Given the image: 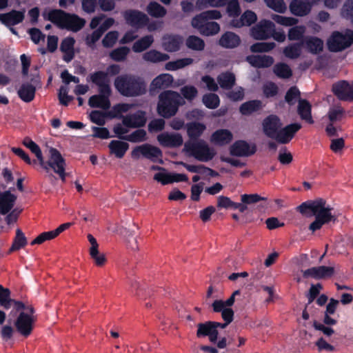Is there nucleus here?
Segmentation results:
<instances>
[{
  "mask_svg": "<svg viewBox=\"0 0 353 353\" xmlns=\"http://www.w3.org/2000/svg\"><path fill=\"white\" fill-rule=\"evenodd\" d=\"M203 103L210 109H215L219 105L220 100L215 94H208L203 97Z\"/></svg>",
  "mask_w": 353,
  "mask_h": 353,
  "instance_id": "nucleus-59",
  "label": "nucleus"
},
{
  "mask_svg": "<svg viewBox=\"0 0 353 353\" xmlns=\"http://www.w3.org/2000/svg\"><path fill=\"white\" fill-rule=\"evenodd\" d=\"M239 291H234L230 297L226 301L216 300L212 306L215 312H221V316L227 323H231L233 320L234 312L231 307L233 305L235 296L239 294Z\"/></svg>",
  "mask_w": 353,
  "mask_h": 353,
  "instance_id": "nucleus-8",
  "label": "nucleus"
},
{
  "mask_svg": "<svg viewBox=\"0 0 353 353\" xmlns=\"http://www.w3.org/2000/svg\"><path fill=\"white\" fill-rule=\"evenodd\" d=\"M272 19L278 24L286 27L292 26L298 23V20L295 18L281 16L275 14L272 15Z\"/></svg>",
  "mask_w": 353,
  "mask_h": 353,
  "instance_id": "nucleus-56",
  "label": "nucleus"
},
{
  "mask_svg": "<svg viewBox=\"0 0 353 353\" xmlns=\"http://www.w3.org/2000/svg\"><path fill=\"white\" fill-rule=\"evenodd\" d=\"M15 307L17 310H23L17 317L14 325L17 331L23 336H28L33 329L34 321L32 316L33 309L30 306H26L21 302H15Z\"/></svg>",
  "mask_w": 353,
  "mask_h": 353,
  "instance_id": "nucleus-5",
  "label": "nucleus"
},
{
  "mask_svg": "<svg viewBox=\"0 0 353 353\" xmlns=\"http://www.w3.org/2000/svg\"><path fill=\"white\" fill-rule=\"evenodd\" d=\"M48 18L58 26L74 32L81 29L85 23V20L77 15L67 14L61 10L49 12Z\"/></svg>",
  "mask_w": 353,
  "mask_h": 353,
  "instance_id": "nucleus-4",
  "label": "nucleus"
},
{
  "mask_svg": "<svg viewBox=\"0 0 353 353\" xmlns=\"http://www.w3.org/2000/svg\"><path fill=\"white\" fill-rule=\"evenodd\" d=\"M110 154L121 159L129 148V144L120 140H112L108 145Z\"/></svg>",
  "mask_w": 353,
  "mask_h": 353,
  "instance_id": "nucleus-28",
  "label": "nucleus"
},
{
  "mask_svg": "<svg viewBox=\"0 0 353 353\" xmlns=\"http://www.w3.org/2000/svg\"><path fill=\"white\" fill-rule=\"evenodd\" d=\"M276 47L274 42H261L256 43L250 46V50L252 52H268Z\"/></svg>",
  "mask_w": 353,
  "mask_h": 353,
  "instance_id": "nucleus-54",
  "label": "nucleus"
},
{
  "mask_svg": "<svg viewBox=\"0 0 353 353\" xmlns=\"http://www.w3.org/2000/svg\"><path fill=\"white\" fill-rule=\"evenodd\" d=\"M283 123L280 119L274 114L265 117L262 122L263 133L269 138L273 139L279 130L282 127Z\"/></svg>",
  "mask_w": 353,
  "mask_h": 353,
  "instance_id": "nucleus-15",
  "label": "nucleus"
},
{
  "mask_svg": "<svg viewBox=\"0 0 353 353\" xmlns=\"http://www.w3.org/2000/svg\"><path fill=\"white\" fill-rule=\"evenodd\" d=\"M15 196L10 192H5L0 195V212L6 214L9 212L14 205Z\"/></svg>",
  "mask_w": 353,
  "mask_h": 353,
  "instance_id": "nucleus-39",
  "label": "nucleus"
},
{
  "mask_svg": "<svg viewBox=\"0 0 353 353\" xmlns=\"http://www.w3.org/2000/svg\"><path fill=\"white\" fill-rule=\"evenodd\" d=\"M185 45L188 48L194 51H202L205 46L204 41L201 38L194 35L189 36L186 39Z\"/></svg>",
  "mask_w": 353,
  "mask_h": 353,
  "instance_id": "nucleus-42",
  "label": "nucleus"
},
{
  "mask_svg": "<svg viewBox=\"0 0 353 353\" xmlns=\"http://www.w3.org/2000/svg\"><path fill=\"white\" fill-rule=\"evenodd\" d=\"M157 141L163 147L176 148L183 144V140L179 133L163 132L157 136Z\"/></svg>",
  "mask_w": 353,
  "mask_h": 353,
  "instance_id": "nucleus-18",
  "label": "nucleus"
},
{
  "mask_svg": "<svg viewBox=\"0 0 353 353\" xmlns=\"http://www.w3.org/2000/svg\"><path fill=\"white\" fill-rule=\"evenodd\" d=\"M23 144L36 156L41 166L44 169H48V166L45 163L44 158L39 145L28 137L23 139Z\"/></svg>",
  "mask_w": 353,
  "mask_h": 353,
  "instance_id": "nucleus-32",
  "label": "nucleus"
},
{
  "mask_svg": "<svg viewBox=\"0 0 353 353\" xmlns=\"http://www.w3.org/2000/svg\"><path fill=\"white\" fill-rule=\"evenodd\" d=\"M261 107V102L260 101H250L245 102L241 105L240 112L243 114L248 115L258 110Z\"/></svg>",
  "mask_w": 353,
  "mask_h": 353,
  "instance_id": "nucleus-48",
  "label": "nucleus"
},
{
  "mask_svg": "<svg viewBox=\"0 0 353 353\" xmlns=\"http://www.w3.org/2000/svg\"><path fill=\"white\" fill-rule=\"evenodd\" d=\"M267 6L275 12L284 13L287 10V6L283 0H263Z\"/></svg>",
  "mask_w": 353,
  "mask_h": 353,
  "instance_id": "nucleus-57",
  "label": "nucleus"
},
{
  "mask_svg": "<svg viewBox=\"0 0 353 353\" xmlns=\"http://www.w3.org/2000/svg\"><path fill=\"white\" fill-rule=\"evenodd\" d=\"M187 134L190 139L201 137L206 130L205 124L200 122H190L186 125Z\"/></svg>",
  "mask_w": 353,
  "mask_h": 353,
  "instance_id": "nucleus-37",
  "label": "nucleus"
},
{
  "mask_svg": "<svg viewBox=\"0 0 353 353\" xmlns=\"http://www.w3.org/2000/svg\"><path fill=\"white\" fill-rule=\"evenodd\" d=\"M233 139V134L228 129H219L210 137V142L216 145L223 146L228 144Z\"/></svg>",
  "mask_w": 353,
  "mask_h": 353,
  "instance_id": "nucleus-20",
  "label": "nucleus"
},
{
  "mask_svg": "<svg viewBox=\"0 0 353 353\" xmlns=\"http://www.w3.org/2000/svg\"><path fill=\"white\" fill-rule=\"evenodd\" d=\"M229 0H197L196 5L199 9L208 7L220 8L226 5Z\"/></svg>",
  "mask_w": 353,
  "mask_h": 353,
  "instance_id": "nucleus-49",
  "label": "nucleus"
},
{
  "mask_svg": "<svg viewBox=\"0 0 353 353\" xmlns=\"http://www.w3.org/2000/svg\"><path fill=\"white\" fill-rule=\"evenodd\" d=\"M312 8V4L306 0H293L290 4L291 12L297 16L307 14Z\"/></svg>",
  "mask_w": 353,
  "mask_h": 353,
  "instance_id": "nucleus-23",
  "label": "nucleus"
},
{
  "mask_svg": "<svg viewBox=\"0 0 353 353\" xmlns=\"http://www.w3.org/2000/svg\"><path fill=\"white\" fill-rule=\"evenodd\" d=\"M305 32V27L303 26H298L289 30L288 37L290 41H297L303 38Z\"/></svg>",
  "mask_w": 353,
  "mask_h": 353,
  "instance_id": "nucleus-55",
  "label": "nucleus"
},
{
  "mask_svg": "<svg viewBox=\"0 0 353 353\" xmlns=\"http://www.w3.org/2000/svg\"><path fill=\"white\" fill-rule=\"evenodd\" d=\"M274 73L279 77L283 79L290 78L292 72L288 65L284 63H279L274 66Z\"/></svg>",
  "mask_w": 353,
  "mask_h": 353,
  "instance_id": "nucleus-46",
  "label": "nucleus"
},
{
  "mask_svg": "<svg viewBox=\"0 0 353 353\" xmlns=\"http://www.w3.org/2000/svg\"><path fill=\"white\" fill-rule=\"evenodd\" d=\"M274 24L269 20H261L250 30L251 36L256 40H265L271 37Z\"/></svg>",
  "mask_w": 353,
  "mask_h": 353,
  "instance_id": "nucleus-11",
  "label": "nucleus"
},
{
  "mask_svg": "<svg viewBox=\"0 0 353 353\" xmlns=\"http://www.w3.org/2000/svg\"><path fill=\"white\" fill-rule=\"evenodd\" d=\"M344 116V110L339 105H334L329 109L327 118L331 123L341 121Z\"/></svg>",
  "mask_w": 353,
  "mask_h": 353,
  "instance_id": "nucleus-51",
  "label": "nucleus"
},
{
  "mask_svg": "<svg viewBox=\"0 0 353 353\" xmlns=\"http://www.w3.org/2000/svg\"><path fill=\"white\" fill-rule=\"evenodd\" d=\"M74 39L72 37L64 39L61 43V50L63 53V59L69 62L74 57Z\"/></svg>",
  "mask_w": 353,
  "mask_h": 353,
  "instance_id": "nucleus-35",
  "label": "nucleus"
},
{
  "mask_svg": "<svg viewBox=\"0 0 353 353\" xmlns=\"http://www.w3.org/2000/svg\"><path fill=\"white\" fill-rule=\"evenodd\" d=\"M154 42L152 35L145 36L138 39L132 46V50L135 52H141L150 48Z\"/></svg>",
  "mask_w": 353,
  "mask_h": 353,
  "instance_id": "nucleus-41",
  "label": "nucleus"
},
{
  "mask_svg": "<svg viewBox=\"0 0 353 353\" xmlns=\"http://www.w3.org/2000/svg\"><path fill=\"white\" fill-rule=\"evenodd\" d=\"M230 151L234 156L248 157L256 152V146L245 141H237L231 145Z\"/></svg>",
  "mask_w": 353,
  "mask_h": 353,
  "instance_id": "nucleus-17",
  "label": "nucleus"
},
{
  "mask_svg": "<svg viewBox=\"0 0 353 353\" xmlns=\"http://www.w3.org/2000/svg\"><path fill=\"white\" fill-rule=\"evenodd\" d=\"M334 94L341 100L353 101V81L336 82L332 85Z\"/></svg>",
  "mask_w": 353,
  "mask_h": 353,
  "instance_id": "nucleus-13",
  "label": "nucleus"
},
{
  "mask_svg": "<svg viewBox=\"0 0 353 353\" xmlns=\"http://www.w3.org/2000/svg\"><path fill=\"white\" fill-rule=\"evenodd\" d=\"M182 43V37L177 34H165L161 39V47L168 52L178 51Z\"/></svg>",
  "mask_w": 353,
  "mask_h": 353,
  "instance_id": "nucleus-19",
  "label": "nucleus"
},
{
  "mask_svg": "<svg viewBox=\"0 0 353 353\" xmlns=\"http://www.w3.org/2000/svg\"><path fill=\"white\" fill-rule=\"evenodd\" d=\"M87 237L90 243L89 254L91 259L97 266H103L107 261L105 254L100 252L99 245L92 234H88Z\"/></svg>",
  "mask_w": 353,
  "mask_h": 353,
  "instance_id": "nucleus-14",
  "label": "nucleus"
},
{
  "mask_svg": "<svg viewBox=\"0 0 353 353\" xmlns=\"http://www.w3.org/2000/svg\"><path fill=\"white\" fill-rule=\"evenodd\" d=\"M173 77L168 73L161 74L155 77L150 83V92L151 93L161 89L170 87L173 83Z\"/></svg>",
  "mask_w": 353,
  "mask_h": 353,
  "instance_id": "nucleus-21",
  "label": "nucleus"
},
{
  "mask_svg": "<svg viewBox=\"0 0 353 353\" xmlns=\"http://www.w3.org/2000/svg\"><path fill=\"white\" fill-rule=\"evenodd\" d=\"M226 12L229 17L238 19L241 12L239 3L237 0H229L227 3Z\"/></svg>",
  "mask_w": 353,
  "mask_h": 353,
  "instance_id": "nucleus-50",
  "label": "nucleus"
},
{
  "mask_svg": "<svg viewBox=\"0 0 353 353\" xmlns=\"http://www.w3.org/2000/svg\"><path fill=\"white\" fill-rule=\"evenodd\" d=\"M24 12L13 10L6 14H0V21L6 26H14L23 21Z\"/></svg>",
  "mask_w": 353,
  "mask_h": 353,
  "instance_id": "nucleus-31",
  "label": "nucleus"
},
{
  "mask_svg": "<svg viewBox=\"0 0 353 353\" xmlns=\"http://www.w3.org/2000/svg\"><path fill=\"white\" fill-rule=\"evenodd\" d=\"M119 37L117 31H110L108 32L102 40V43L105 48L112 47L117 42Z\"/></svg>",
  "mask_w": 353,
  "mask_h": 353,
  "instance_id": "nucleus-61",
  "label": "nucleus"
},
{
  "mask_svg": "<svg viewBox=\"0 0 353 353\" xmlns=\"http://www.w3.org/2000/svg\"><path fill=\"white\" fill-rule=\"evenodd\" d=\"M143 59L146 61L159 63L168 61L170 56L157 50H150L143 54Z\"/></svg>",
  "mask_w": 353,
  "mask_h": 353,
  "instance_id": "nucleus-38",
  "label": "nucleus"
},
{
  "mask_svg": "<svg viewBox=\"0 0 353 353\" xmlns=\"http://www.w3.org/2000/svg\"><path fill=\"white\" fill-rule=\"evenodd\" d=\"M283 52L285 57L288 59H297L301 54V45L298 43L288 45L284 48Z\"/></svg>",
  "mask_w": 353,
  "mask_h": 353,
  "instance_id": "nucleus-47",
  "label": "nucleus"
},
{
  "mask_svg": "<svg viewBox=\"0 0 353 353\" xmlns=\"http://www.w3.org/2000/svg\"><path fill=\"white\" fill-rule=\"evenodd\" d=\"M301 128L299 123H292L281 128L273 139L283 144L289 143L294 137L295 133Z\"/></svg>",
  "mask_w": 353,
  "mask_h": 353,
  "instance_id": "nucleus-16",
  "label": "nucleus"
},
{
  "mask_svg": "<svg viewBox=\"0 0 353 353\" xmlns=\"http://www.w3.org/2000/svg\"><path fill=\"white\" fill-rule=\"evenodd\" d=\"M130 52V48L128 47H120L112 50L110 56V57L116 61H121L125 59L128 53Z\"/></svg>",
  "mask_w": 353,
  "mask_h": 353,
  "instance_id": "nucleus-60",
  "label": "nucleus"
},
{
  "mask_svg": "<svg viewBox=\"0 0 353 353\" xmlns=\"http://www.w3.org/2000/svg\"><path fill=\"white\" fill-rule=\"evenodd\" d=\"M193 62L194 60L192 58L179 59L166 63L165 65V69L168 71H174L190 65Z\"/></svg>",
  "mask_w": 353,
  "mask_h": 353,
  "instance_id": "nucleus-40",
  "label": "nucleus"
},
{
  "mask_svg": "<svg viewBox=\"0 0 353 353\" xmlns=\"http://www.w3.org/2000/svg\"><path fill=\"white\" fill-rule=\"evenodd\" d=\"M147 12L150 15L156 18L163 17L166 14L165 9L156 2H152L148 6Z\"/></svg>",
  "mask_w": 353,
  "mask_h": 353,
  "instance_id": "nucleus-52",
  "label": "nucleus"
},
{
  "mask_svg": "<svg viewBox=\"0 0 353 353\" xmlns=\"http://www.w3.org/2000/svg\"><path fill=\"white\" fill-rule=\"evenodd\" d=\"M334 269L331 267L319 266L312 268L303 272V276L306 278H314L316 279H325L332 276Z\"/></svg>",
  "mask_w": 353,
  "mask_h": 353,
  "instance_id": "nucleus-22",
  "label": "nucleus"
},
{
  "mask_svg": "<svg viewBox=\"0 0 353 353\" xmlns=\"http://www.w3.org/2000/svg\"><path fill=\"white\" fill-rule=\"evenodd\" d=\"M298 113L302 120L310 124L314 123L311 113V105L306 100L299 101Z\"/></svg>",
  "mask_w": 353,
  "mask_h": 353,
  "instance_id": "nucleus-36",
  "label": "nucleus"
},
{
  "mask_svg": "<svg viewBox=\"0 0 353 353\" xmlns=\"http://www.w3.org/2000/svg\"><path fill=\"white\" fill-rule=\"evenodd\" d=\"M110 94L101 93L98 95H94L89 99L88 103L92 108H100L106 110L110 107L108 97Z\"/></svg>",
  "mask_w": 353,
  "mask_h": 353,
  "instance_id": "nucleus-33",
  "label": "nucleus"
},
{
  "mask_svg": "<svg viewBox=\"0 0 353 353\" xmlns=\"http://www.w3.org/2000/svg\"><path fill=\"white\" fill-rule=\"evenodd\" d=\"M297 210L305 217H315L314 221L309 226V229L312 232L321 229L324 224L334 219L332 208L323 199L305 202L300 205Z\"/></svg>",
  "mask_w": 353,
  "mask_h": 353,
  "instance_id": "nucleus-1",
  "label": "nucleus"
},
{
  "mask_svg": "<svg viewBox=\"0 0 353 353\" xmlns=\"http://www.w3.org/2000/svg\"><path fill=\"white\" fill-rule=\"evenodd\" d=\"M117 90L126 97L143 94L145 92V84L133 77L123 75L118 77L114 81Z\"/></svg>",
  "mask_w": 353,
  "mask_h": 353,
  "instance_id": "nucleus-3",
  "label": "nucleus"
},
{
  "mask_svg": "<svg viewBox=\"0 0 353 353\" xmlns=\"http://www.w3.org/2000/svg\"><path fill=\"white\" fill-rule=\"evenodd\" d=\"M353 43V31L345 30L334 31L327 39V45L330 51L340 52L349 48Z\"/></svg>",
  "mask_w": 353,
  "mask_h": 353,
  "instance_id": "nucleus-7",
  "label": "nucleus"
},
{
  "mask_svg": "<svg viewBox=\"0 0 353 353\" xmlns=\"http://www.w3.org/2000/svg\"><path fill=\"white\" fill-rule=\"evenodd\" d=\"M184 150L201 161L211 160L216 154L215 150L203 140L187 141L184 145Z\"/></svg>",
  "mask_w": 353,
  "mask_h": 353,
  "instance_id": "nucleus-6",
  "label": "nucleus"
},
{
  "mask_svg": "<svg viewBox=\"0 0 353 353\" xmlns=\"http://www.w3.org/2000/svg\"><path fill=\"white\" fill-rule=\"evenodd\" d=\"M247 61L256 68H268L274 63V59L269 55H250L247 57Z\"/></svg>",
  "mask_w": 353,
  "mask_h": 353,
  "instance_id": "nucleus-26",
  "label": "nucleus"
},
{
  "mask_svg": "<svg viewBox=\"0 0 353 353\" xmlns=\"http://www.w3.org/2000/svg\"><path fill=\"white\" fill-rule=\"evenodd\" d=\"M131 156L134 159H139L143 157L156 161L161 157L162 152L157 147L150 144H143L135 147L131 152Z\"/></svg>",
  "mask_w": 353,
  "mask_h": 353,
  "instance_id": "nucleus-10",
  "label": "nucleus"
},
{
  "mask_svg": "<svg viewBox=\"0 0 353 353\" xmlns=\"http://www.w3.org/2000/svg\"><path fill=\"white\" fill-rule=\"evenodd\" d=\"M184 103L185 101L179 93L166 90L161 92L159 97L157 111L161 116L169 118L174 116L177 112L179 107Z\"/></svg>",
  "mask_w": 353,
  "mask_h": 353,
  "instance_id": "nucleus-2",
  "label": "nucleus"
},
{
  "mask_svg": "<svg viewBox=\"0 0 353 353\" xmlns=\"http://www.w3.org/2000/svg\"><path fill=\"white\" fill-rule=\"evenodd\" d=\"M240 42L239 37L232 32L224 33L219 41V45L225 48H236L240 44Z\"/></svg>",
  "mask_w": 353,
  "mask_h": 353,
  "instance_id": "nucleus-30",
  "label": "nucleus"
},
{
  "mask_svg": "<svg viewBox=\"0 0 353 353\" xmlns=\"http://www.w3.org/2000/svg\"><path fill=\"white\" fill-rule=\"evenodd\" d=\"M181 93L185 99L192 101L197 96L198 90L194 86L189 85L183 87Z\"/></svg>",
  "mask_w": 353,
  "mask_h": 353,
  "instance_id": "nucleus-63",
  "label": "nucleus"
},
{
  "mask_svg": "<svg viewBox=\"0 0 353 353\" xmlns=\"http://www.w3.org/2000/svg\"><path fill=\"white\" fill-rule=\"evenodd\" d=\"M145 114L142 111H138L134 114L123 117V123L128 127L137 128L145 123Z\"/></svg>",
  "mask_w": 353,
  "mask_h": 353,
  "instance_id": "nucleus-27",
  "label": "nucleus"
},
{
  "mask_svg": "<svg viewBox=\"0 0 353 353\" xmlns=\"http://www.w3.org/2000/svg\"><path fill=\"white\" fill-rule=\"evenodd\" d=\"M208 21V19H206L205 16L202 12L192 19L191 24L192 26L197 30V31L200 33V30L203 28Z\"/></svg>",
  "mask_w": 353,
  "mask_h": 353,
  "instance_id": "nucleus-64",
  "label": "nucleus"
},
{
  "mask_svg": "<svg viewBox=\"0 0 353 353\" xmlns=\"http://www.w3.org/2000/svg\"><path fill=\"white\" fill-rule=\"evenodd\" d=\"M45 163L48 166V169H45L46 171L52 168L63 180L65 179V160L57 150L54 148L49 150V159L48 162Z\"/></svg>",
  "mask_w": 353,
  "mask_h": 353,
  "instance_id": "nucleus-9",
  "label": "nucleus"
},
{
  "mask_svg": "<svg viewBox=\"0 0 353 353\" xmlns=\"http://www.w3.org/2000/svg\"><path fill=\"white\" fill-rule=\"evenodd\" d=\"M217 80L220 87L223 89H230L235 83V76L231 72H224L218 76Z\"/></svg>",
  "mask_w": 353,
  "mask_h": 353,
  "instance_id": "nucleus-43",
  "label": "nucleus"
},
{
  "mask_svg": "<svg viewBox=\"0 0 353 353\" xmlns=\"http://www.w3.org/2000/svg\"><path fill=\"white\" fill-rule=\"evenodd\" d=\"M216 325V324L213 323L212 321L199 324L196 333L197 336H208L211 342H215L218 336L217 330L215 329Z\"/></svg>",
  "mask_w": 353,
  "mask_h": 353,
  "instance_id": "nucleus-24",
  "label": "nucleus"
},
{
  "mask_svg": "<svg viewBox=\"0 0 353 353\" xmlns=\"http://www.w3.org/2000/svg\"><path fill=\"white\" fill-rule=\"evenodd\" d=\"M257 19L256 14L250 10L245 11L238 19H233L230 21V26L234 28H241L244 26H250Z\"/></svg>",
  "mask_w": 353,
  "mask_h": 353,
  "instance_id": "nucleus-25",
  "label": "nucleus"
},
{
  "mask_svg": "<svg viewBox=\"0 0 353 353\" xmlns=\"http://www.w3.org/2000/svg\"><path fill=\"white\" fill-rule=\"evenodd\" d=\"M69 88L68 85H62L59 90V100L61 104L68 105L73 99L72 96L68 95Z\"/></svg>",
  "mask_w": 353,
  "mask_h": 353,
  "instance_id": "nucleus-62",
  "label": "nucleus"
},
{
  "mask_svg": "<svg viewBox=\"0 0 353 353\" xmlns=\"http://www.w3.org/2000/svg\"><path fill=\"white\" fill-rule=\"evenodd\" d=\"M306 49L312 54H318L323 50V41L316 37H306L303 42Z\"/></svg>",
  "mask_w": 353,
  "mask_h": 353,
  "instance_id": "nucleus-34",
  "label": "nucleus"
},
{
  "mask_svg": "<svg viewBox=\"0 0 353 353\" xmlns=\"http://www.w3.org/2000/svg\"><path fill=\"white\" fill-rule=\"evenodd\" d=\"M91 80L100 88V93L110 94L108 75L104 72H97L92 74Z\"/></svg>",
  "mask_w": 353,
  "mask_h": 353,
  "instance_id": "nucleus-29",
  "label": "nucleus"
},
{
  "mask_svg": "<svg viewBox=\"0 0 353 353\" xmlns=\"http://www.w3.org/2000/svg\"><path fill=\"white\" fill-rule=\"evenodd\" d=\"M10 291L7 288H3L0 285V305L6 309H8L11 306V303L15 304L14 301L10 299Z\"/></svg>",
  "mask_w": 353,
  "mask_h": 353,
  "instance_id": "nucleus-58",
  "label": "nucleus"
},
{
  "mask_svg": "<svg viewBox=\"0 0 353 353\" xmlns=\"http://www.w3.org/2000/svg\"><path fill=\"white\" fill-rule=\"evenodd\" d=\"M123 17L127 24L140 28L146 25L149 21L148 16L137 10H128L123 12Z\"/></svg>",
  "mask_w": 353,
  "mask_h": 353,
  "instance_id": "nucleus-12",
  "label": "nucleus"
},
{
  "mask_svg": "<svg viewBox=\"0 0 353 353\" xmlns=\"http://www.w3.org/2000/svg\"><path fill=\"white\" fill-rule=\"evenodd\" d=\"M35 89L30 84H24L18 91L19 97L26 102L32 101L34 97Z\"/></svg>",
  "mask_w": 353,
  "mask_h": 353,
  "instance_id": "nucleus-45",
  "label": "nucleus"
},
{
  "mask_svg": "<svg viewBox=\"0 0 353 353\" xmlns=\"http://www.w3.org/2000/svg\"><path fill=\"white\" fill-rule=\"evenodd\" d=\"M220 31V26L218 23L214 21H210L209 20L205 23L203 28L200 30V34L204 36H212L218 34Z\"/></svg>",
  "mask_w": 353,
  "mask_h": 353,
  "instance_id": "nucleus-53",
  "label": "nucleus"
},
{
  "mask_svg": "<svg viewBox=\"0 0 353 353\" xmlns=\"http://www.w3.org/2000/svg\"><path fill=\"white\" fill-rule=\"evenodd\" d=\"M27 243L28 241L24 233L20 229H17L16 236L10 249V252L17 251L24 248Z\"/></svg>",
  "mask_w": 353,
  "mask_h": 353,
  "instance_id": "nucleus-44",
  "label": "nucleus"
}]
</instances>
